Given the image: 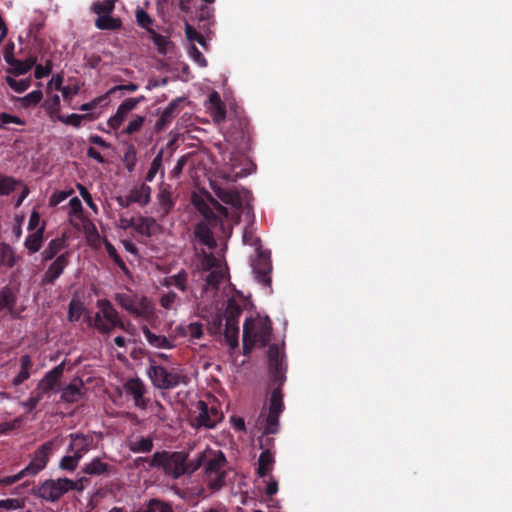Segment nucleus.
I'll use <instances>...</instances> for the list:
<instances>
[{
	"label": "nucleus",
	"instance_id": "bf43d9fd",
	"mask_svg": "<svg viewBox=\"0 0 512 512\" xmlns=\"http://www.w3.org/2000/svg\"><path fill=\"white\" fill-rule=\"evenodd\" d=\"M72 194H73L72 189L54 192L49 198V205L52 207H55L58 204H60L61 202L65 201Z\"/></svg>",
	"mask_w": 512,
	"mask_h": 512
},
{
	"label": "nucleus",
	"instance_id": "20e7f679",
	"mask_svg": "<svg viewBox=\"0 0 512 512\" xmlns=\"http://www.w3.org/2000/svg\"><path fill=\"white\" fill-rule=\"evenodd\" d=\"M268 359L270 372L274 375L275 381H277L279 385L271 393L269 412L281 414L283 411V396L280 386L285 381V372L287 368L285 357L279 347L271 345L268 349Z\"/></svg>",
	"mask_w": 512,
	"mask_h": 512
},
{
	"label": "nucleus",
	"instance_id": "412c9836",
	"mask_svg": "<svg viewBox=\"0 0 512 512\" xmlns=\"http://www.w3.org/2000/svg\"><path fill=\"white\" fill-rule=\"evenodd\" d=\"M207 110L212 116L214 122L220 124L226 119V112L223 107V102L218 92L210 93L208 101L205 104Z\"/></svg>",
	"mask_w": 512,
	"mask_h": 512
},
{
	"label": "nucleus",
	"instance_id": "0eeeda50",
	"mask_svg": "<svg viewBox=\"0 0 512 512\" xmlns=\"http://www.w3.org/2000/svg\"><path fill=\"white\" fill-rule=\"evenodd\" d=\"M114 299L121 308L137 318L147 319L154 312V305L149 298L128 289L115 293Z\"/></svg>",
	"mask_w": 512,
	"mask_h": 512
},
{
	"label": "nucleus",
	"instance_id": "7ed1b4c3",
	"mask_svg": "<svg viewBox=\"0 0 512 512\" xmlns=\"http://www.w3.org/2000/svg\"><path fill=\"white\" fill-rule=\"evenodd\" d=\"M271 322L267 316L255 314L243 324V350L249 353L256 344L265 346L270 340Z\"/></svg>",
	"mask_w": 512,
	"mask_h": 512
},
{
	"label": "nucleus",
	"instance_id": "39448f33",
	"mask_svg": "<svg viewBox=\"0 0 512 512\" xmlns=\"http://www.w3.org/2000/svg\"><path fill=\"white\" fill-rule=\"evenodd\" d=\"M150 466L162 469L167 476L173 479L193 473V470H190V459L188 460V455L184 452H155Z\"/></svg>",
	"mask_w": 512,
	"mask_h": 512
},
{
	"label": "nucleus",
	"instance_id": "37998d69",
	"mask_svg": "<svg viewBox=\"0 0 512 512\" xmlns=\"http://www.w3.org/2000/svg\"><path fill=\"white\" fill-rule=\"evenodd\" d=\"M10 124L23 126L26 124V121L16 115L6 112L0 113V128L8 129Z\"/></svg>",
	"mask_w": 512,
	"mask_h": 512
},
{
	"label": "nucleus",
	"instance_id": "ddd939ff",
	"mask_svg": "<svg viewBox=\"0 0 512 512\" xmlns=\"http://www.w3.org/2000/svg\"><path fill=\"white\" fill-rule=\"evenodd\" d=\"M256 253L257 257L252 263L254 278L258 283H261L263 286L270 287V273L272 271L270 253L264 252L259 248L257 249Z\"/></svg>",
	"mask_w": 512,
	"mask_h": 512
},
{
	"label": "nucleus",
	"instance_id": "864d4df0",
	"mask_svg": "<svg viewBox=\"0 0 512 512\" xmlns=\"http://www.w3.org/2000/svg\"><path fill=\"white\" fill-rule=\"evenodd\" d=\"M185 333L193 339H200L203 335L202 323L199 321L191 322L187 325Z\"/></svg>",
	"mask_w": 512,
	"mask_h": 512
},
{
	"label": "nucleus",
	"instance_id": "a211bd4d",
	"mask_svg": "<svg viewBox=\"0 0 512 512\" xmlns=\"http://www.w3.org/2000/svg\"><path fill=\"white\" fill-rule=\"evenodd\" d=\"M174 206L170 187L162 184L156 196V213L160 218H165Z\"/></svg>",
	"mask_w": 512,
	"mask_h": 512
},
{
	"label": "nucleus",
	"instance_id": "680f3d73",
	"mask_svg": "<svg viewBox=\"0 0 512 512\" xmlns=\"http://www.w3.org/2000/svg\"><path fill=\"white\" fill-rule=\"evenodd\" d=\"M63 88V77L60 74L53 75L47 83L46 94L51 93L53 89L56 91H61Z\"/></svg>",
	"mask_w": 512,
	"mask_h": 512
},
{
	"label": "nucleus",
	"instance_id": "9d476101",
	"mask_svg": "<svg viewBox=\"0 0 512 512\" xmlns=\"http://www.w3.org/2000/svg\"><path fill=\"white\" fill-rule=\"evenodd\" d=\"M147 375L152 384L159 389H173L185 383V377L176 370H167L161 365H150Z\"/></svg>",
	"mask_w": 512,
	"mask_h": 512
},
{
	"label": "nucleus",
	"instance_id": "2f4dec72",
	"mask_svg": "<svg viewBox=\"0 0 512 512\" xmlns=\"http://www.w3.org/2000/svg\"><path fill=\"white\" fill-rule=\"evenodd\" d=\"M67 242L64 237L52 239L42 252V259L48 261L53 259L59 252L66 248Z\"/></svg>",
	"mask_w": 512,
	"mask_h": 512
},
{
	"label": "nucleus",
	"instance_id": "de8ad7c7",
	"mask_svg": "<svg viewBox=\"0 0 512 512\" xmlns=\"http://www.w3.org/2000/svg\"><path fill=\"white\" fill-rule=\"evenodd\" d=\"M115 8V0H104L102 2L94 3L92 6L93 11L98 15L111 14Z\"/></svg>",
	"mask_w": 512,
	"mask_h": 512
},
{
	"label": "nucleus",
	"instance_id": "b1692460",
	"mask_svg": "<svg viewBox=\"0 0 512 512\" xmlns=\"http://www.w3.org/2000/svg\"><path fill=\"white\" fill-rule=\"evenodd\" d=\"M44 229L45 223H42L39 228L27 235L24 245L30 254H34L40 250L43 242Z\"/></svg>",
	"mask_w": 512,
	"mask_h": 512
},
{
	"label": "nucleus",
	"instance_id": "c9c22d12",
	"mask_svg": "<svg viewBox=\"0 0 512 512\" xmlns=\"http://www.w3.org/2000/svg\"><path fill=\"white\" fill-rule=\"evenodd\" d=\"M41 86H42V84L38 83L37 84L38 89L31 91L30 93L26 94L23 97L17 98V101L20 103L22 108L26 109V108H30V107H35L41 102V100L43 98V93L40 90Z\"/></svg>",
	"mask_w": 512,
	"mask_h": 512
},
{
	"label": "nucleus",
	"instance_id": "4c0bfd02",
	"mask_svg": "<svg viewBox=\"0 0 512 512\" xmlns=\"http://www.w3.org/2000/svg\"><path fill=\"white\" fill-rule=\"evenodd\" d=\"M95 26L101 30H116L121 27V21L110 14H105L96 18Z\"/></svg>",
	"mask_w": 512,
	"mask_h": 512
},
{
	"label": "nucleus",
	"instance_id": "ea45409f",
	"mask_svg": "<svg viewBox=\"0 0 512 512\" xmlns=\"http://www.w3.org/2000/svg\"><path fill=\"white\" fill-rule=\"evenodd\" d=\"M5 81L8 84V86L16 93L25 92L30 88L32 84V80L30 77L17 80L12 76H6Z\"/></svg>",
	"mask_w": 512,
	"mask_h": 512
},
{
	"label": "nucleus",
	"instance_id": "f3484780",
	"mask_svg": "<svg viewBox=\"0 0 512 512\" xmlns=\"http://www.w3.org/2000/svg\"><path fill=\"white\" fill-rule=\"evenodd\" d=\"M69 253L60 254L48 267L43 275L44 284H54L68 265Z\"/></svg>",
	"mask_w": 512,
	"mask_h": 512
},
{
	"label": "nucleus",
	"instance_id": "393cba45",
	"mask_svg": "<svg viewBox=\"0 0 512 512\" xmlns=\"http://www.w3.org/2000/svg\"><path fill=\"white\" fill-rule=\"evenodd\" d=\"M36 62L37 58L35 56H29L25 60H18L15 58V60H13L9 65L7 72L14 76L24 75L35 66Z\"/></svg>",
	"mask_w": 512,
	"mask_h": 512
},
{
	"label": "nucleus",
	"instance_id": "f257e3e1",
	"mask_svg": "<svg viewBox=\"0 0 512 512\" xmlns=\"http://www.w3.org/2000/svg\"><path fill=\"white\" fill-rule=\"evenodd\" d=\"M204 270H211L206 278L199 306L206 311L208 329L212 334L222 331L225 320L224 338L231 350L239 344V316L242 313L239 295L230 296L232 289L226 284V268L221 260L204 253L201 260Z\"/></svg>",
	"mask_w": 512,
	"mask_h": 512
},
{
	"label": "nucleus",
	"instance_id": "2eb2a0df",
	"mask_svg": "<svg viewBox=\"0 0 512 512\" xmlns=\"http://www.w3.org/2000/svg\"><path fill=\"white\" fill-rule=\"evenodd\" d=\"M70 444L68 453H72L80 460L94 447V438L91 435L80 433L70 434Z\"/></svg>",
	"mask_w": 512,
	"mask_h": 512
},
{
	"label": "nucleus",
	"instance_id": "1a4fd4ad",
	"mask_svg": "<svg viewBox=\"0 0 512 512\" xmlns=\"http://www.w3.org/2000/svg\"><path fill=\"white\" fill-rule=\"evenodd\" d=\"M246 162L247 166L251 164L242 156L233 153L223 154V164L217 168V175L225 181L236 182L239 178H243L251 174L252 169L241 166Z\"/></svg>",
	"mask_w": 512,
	"mask_h": 512
},
{
	"label": "nucleus",
	"instance_id": "3c124183",
	"mask_svg": "<svg viewBox=\"0 0 512 512\" xmlns=\"http://www.w3.org/2000/svg\"><path fill=\"white\" fill-rule=\"evenodd\" d=\"M153 42L157 46L158 51L162 54H166L172 49V43L166 36L154 34Z\"/></svg>",
	"mask_w": 512,
	"mask_h": 512
},
{
	"label": "nucleus",
	"instance_id": "a18cd8bd",
	"mask_svg": "<svg viewBox=\"0 0 512 512\" xmlns=\"http://www.w3.org/2000/svg\"><path fill=\"white\" fill-rule=\"evenodd\" d=\"M0 262L7 267H13L16 264V257L13 250L4 245L0 248Z\"/></svg>",
	"mask_w": 512,
	"mask_h": 512
},
{
	"label": "nucleus",
	"instance_id": "72a5a7b5",
	"mask_svg": "<svg viewBox=\"0 0 512 512\" xmlns=\"http://www.w3.org/2000/svg\"><path fill=\"white\" fill-rule=\"evenodd\" d=\"M109 465L103 462L100 458H93L89 463L83 467V472L87 475L100 476L109 471Z\"/></svg>",
	"mask_w": 512,
	"mask_h": 512
},
{
	"label": "nucleus",
	"instance_id": "603ef678",
	"mask_svg": "<svg viewBox=\"0 0 512 512\" xmlns=\"http://www.w3.org/2000/svg\"><path fill=\"white\" fill-rule=\"evenodd\" d=\"M188 55L199 67L204 68L207 66L206 58L195 45L188 49Z\"/></svg>",
	"mask_w": 512,
	"mask_h": 512
},
{
	"label": "nucleus",
	"instance_id": "aec40b11",
	"mask_svg": "<svg viewBox=\"0 0 512 512\" xmlns=\"http://www.w3.org/2000/svg\"><path fill=\"white\" fill-rule=\"evenodd\" d=\"M84 395V383L80 378H74L61 390V399L66 403L78 402Z\"/></svg>",
	"mask_w": 512,
	"mask_h": 512
},
{
	"label": "nucleus",
	"instance_id": "423d86ee",
	"mask_svg": "<svg viewBox=\"0 0 512 512\" xmlns=\"http://www.w3.org/2000/svg\"><path fill=\"white\" fill-rule=\"evenodd\" d=\"M96 307L98 308V311L91 319L90 325L100 333L109 334L116 328L126 330L125 323L120 319L119 313L112 306L109 300H97Z\"/></svg>",
	"mask_w": 512,
	"mask_h": 512
},
{
	"label": "nucleus",
	"instance_id": "4be33fe9",
	"mask_svg": "<svg viewBox=\"0 0 512 512\" xmlns=\"http://www.w3.org/2000/svg\"><path fill=\"white\" fill-rule=\"evenodd\" d=\"M151 188L145 183H142L138 186H134L127 193L129 200L132 203L139 204L141 206H146L151 199Z\"/></svg>",
	"mask_w": 512,
	"mask_h": 512
},
{
	"label": "nucleus",
	"instance_id": "6e6552de",
	"mask_svg": "<svg viewBox=\"0 0 512 512\" xmlns=\"http://www.w3.org/2000/svg\"><path fill=\"white\" fill-rule=\"evenodd\" d=\"M53 444L51 442H46L42 444L34 453L33 457L30 460V463L20 470L17 474L12 476H7L5 482L7 484H13L25 477H33L37 473H39L42 469L45 468L48 457L52 451Z\"/></svg>",
	"mask_w": 512,
	"mask_h": 512
},
{
	"label": "nucleus",
	"instance_id": "c85d7f7f",
	"mask_svg": "<svg viewBox=\"0 0 512 512\" xmlns=\"http://www.w3.org/2000/svg\"><path fill=\"white\" fill-rule=\"evenodd\" d=\"M279 415L280 413H274V412H269L268 415L265 417V426L263 428V436H261L259 438V444H260V448H264L265 445H264V440H265V435H268V434H275L278 432L279 430ZM267 441H269L268 438H266Z\"/></svg>",
	"mask_w": 512,
	"mask_h": 512
},
{
	"label": "nucleus",
	"instance_id": "9b49d317",
	"mask_svg": "<svg viewBox=\"0 0 512 512\" xmlns=\"http://www.w3.org/2000/svg\"><path fill=\"white\" fill-rule=\"evenodd\" d=\"M194 417L192 419V426L200 429L214 428L223 419V414L218 408L213 405H208L204 401H198L195 405Z\"/></svg>",
	"mask_w": 512,
	"mask_h": 512
},
{
	"label": "nucleus",
	"instance_id": "09e8293b",
	"mask_svg": "<svg viewBox=\"0 0 512 512\" xmlns=\"http://www.w3.org/2000/svg\"><path fill=\"white\" fill-rule=\"evenodd\" d=\"M162 168V152H159L157 156L152 160L149 170L146 174V181L151 182L156 177L157 173Z\"/></svg>",
	"mask_w": 512,
	"mask_h": 512
},
{
	"label": "nucleus",
	"instance_id": "0e129e2a",
	"mask_svg": "<svg viewBox=\"0 0 512 512\" xmlns=\"http://www.w3.org/2000/svg\"><path fill=\"white\" fill-rule=\"evenodd\" d=\"M24 506V502L20 499L9 498L0 500V508L5 510H17Z\"/></svg>",
	"mask_w": 512,
	"mask_h": 512
},
{
	"label": "nucleus",
	"instance_id": "8fccbe9b",
	"mask_svg": "<svg viewBox=\"0 0 512 512\" xmlns=\"http://www.w3.org/2000/svg\"><path fill=\"white\" fill-rule=\"evenodd\" d=\"M18 181L12 177L0 176V195H9L16 189Z\"/></svg>",
	"mask_w": 512,
	"mask_h": 512
},
{
	"label": "nucleus",
	"instance_id": "4d7b16f0",
	"mask_svg": "<svg viewBox=\"0 0 512 512\" xmlns=\"http://www.w3.org/2000/svg\"><path fill=\"white\" fill-rule=\"evenodd\" d=\"M193 203L195 205V207L197 208V210L205 217V218H210L213 216V211L211 209V207L209 206L208 203H206L204 201V199L202 198H199V197H194L193 198Z\"/></svg>",
	"mask_w": 512,
	"mask_h": 512
},
{
	"label": "nucleus",
	"instance_id": "f704fd0d",
	"mask_svg": "<svg viewBox=\"0 0 512 512\" xmlns=\"http://www.w3.org/2000/svg\"><path fill=\"white\" fill-rule=\"evenodd\" d=\"M132 227L139 233L149 236L156 227V220L151 217L132 218Z\"/></svg>",
	"mask_w": 512,
	"mask_h": 512
},
{
	"label": "nucleus",
	"instance_id": "6e6d98bb",
	"mask_svg": "<svg viewBox=\"0 0 512 512\" xmlns=\"http://www.w3.org/2000/svg\"><path fill=\"white\" fill-rule=\"evenodd\" d=\"M83 118H84V115H79V114H75V113L67 115V116H62L60 114L56 118V121H59L65 125H72L74 127H79Z\"/></svg>",
	"mask_w": 512,
	"mask_h": 512
},
{
	"label": "nucleus",
	"instance_id": "58836bf2",
	"mask_svg": "<svg viewBox=\"0 0 512 512\" xmlns=\"http://www.w3.org/2000/svg\"><path fill=\"white\" fill-rule=\"evenodd\" d=\"M159 303L166 311H173L176 313L177 308L180 305V298L175 292L168 291L160 297Z\"/></svg>",
	"mask_w": 512,
	"mask_h": 512
},
{
	"label": "nucleus",
	"instance_id": "e2e57ef3",
	"mask_svg": "<svg viewBox=\"0 0 512 512\" xmlns=\"http://www.w3.org/2000/svg\"><path fill=\"white\" fill-rule=\"evenodd\" d=\"M105 248H106L108 255L116 262V264L123 271H127L126 265H125L124 261L118 255L116 248L110 242H105Z\"/></svg>",
	"mask_w": 512,
	"mask_h": 512
},
{
	"label": "nucleus",
	"instance_id": "c03bdc74",
	"mask_svg": "<svg viewBox=\"0 0 512 512\" xmlns=\"http://www.w3.org/2000/svg\"><path fill=\"white\" fill-rule=\"evenodd\" d=\"M15 299L12 291L8 287H4L0 290V311L5 308L11 310L14 306Z\"/></svg>",
	"mask_w": 512,
	"mask_h": 512
},
{
	"label": "nucleus",
	"instance_id": "5fc2aeb1",
	"mask_svg": "<svg viewBox=\"0 0 512 512\" xmlns=\"http://www.w3.org/2000/svg\"><path fill=\"white\" fill-rule=\"evenodd\" d=\"M80 459L72 453L64 456L60 461V467L64 470L74 471L78 466Z\"/></svg>",
	"mask_w": 512,
	"mask_h": 512
},
{
	"label": "nucleus",
	"instance_id": "e433bc0d",
	"mask_svg": "<svg viewBox=\"0 0 512 512\" xmlns=\"http://www.w3.org/2000/svg\"><path fill=\"white\" fill-rule=\"evenodd\" d=\"M180 102V99L172 100L162 111L159 119L156 122V128L161 130L163 129L168 123L171 122V119L173 117V114L178 107Z\"/></svg>",
	"mask_w": 512,
	"mask_h": 512
},
{
	"label": "nucleus",
	"instance_id": "052dcab7",
	"mask_svg": "<svg viewBox=\"0 0 512 512\" xmlns=\"http://www.w3.org/2000/svg\"><path fill=\"white\" fill-rule=\"evenodd\" d=\"M185 33L189 40L197 41L201 46L207 49V40L205 39V37L199 34L189 24H186Z\"/></svg>",
	"mask_w": 512,
	"mask_h": 512
},
{
	"label": "nucleus",
	"instance_id": "c756f323",
	"mask_svg": "<svg viewBox=\"0 0 512 512\" xmlns=\"http://www.w3.org/2000/svg\"><path fill=\"white\" fill-rule=\"evenodd\" d=\"M143 335L146 341L155 348L169 349L173 347L172 341L164 335H157L150 331L149 328H142Z\"/></svg>",
	"mask_w": 512,
	"mask_h": 512
},
{
	"label": "nucleus",
	"instance_id": "bb28decb",
	"mask_svg": "<svg viewBox=\"0 0 512 512\" xmlns=\"http://www.w3.org/2000/svg\"><path fill=\"white\" fill-rule=\"evenodd\" d=\"M132 110L131 106L126 101H123L118 106L115 114L108 119L107 125L113 130L119 129Z\"/></svg>",
	"mask_w": 512,
	"mask_h": 512
},
{
	"label": "nucleus",
	"instance_id": "f03ea898",
	"mask_svg": "<svg viewBox=\"0 0 512 512\" xmlns=\"http://www.w3.org/2000/svg\"><path fill=\"white\" fill-rule=\"evenodd\" d=\"M226 458L219 450L206 447L190 459V470L193 473L200 467H204V476L207 485L214 490H219L225 483Z\"/></svg>",
	"mask_w": 512,
	"mask_h": 512
},
{
	"label": "nucleus",
	"instance_id": "473e14b6",
	"mask_svg": "<svg viewBox=\"0 0 512 512\" xmlns=\"http://www.w3.org/2000/svg\"><path fill=\"white\" fill-rule=\"evenodd\" d=\"M32 367V360L29 355H23L20 358V371L19 373L13 378V385L19 386L24 381H26L30 377V370Z\"/></svg>",
	"mask_w": 512,
	"mask_h": 512
},
{
	"label": "nucleus",
	"instance_id": "774afa93",
	"mask_svg": "<svg viewBox=\"0 0 512 512\" xmlns=\"http://www.w3.org/2000/svg\"><path fill=\"white\" fill-rule=\"evenodd\" d=\"M152 507L154 512H173L171 505L157 499H152Z\"/></svg>",
	"mask_w": 512,
	"mask_h": 512
},
{
	"label": "nucleus",
	"instance_id": "13d9d810",
	"mask_svg": "<svg viewBox=\"0 0 512 512\" xmlns=\"http://www.w3.org/2000/svg\"><path fill=\"white\" fill-rule=\"evenodd\" d=\"M80 92V86L77 83H74L72 85L64 86V88L61 90L62 96L64 101H66L68 104L71 103L74 96H76Z\"/></svg>",
	"mask_w": 512,
	"mask_h": 512
},
{
	"label": "nucleus",
	"instance_id": "338daca9",
	"mask_svg": "<svg viewBox=\"0 0 512 512\" xmlns=\"http://www.w3.org/2000/svg\"><path fill=\"white\" fill-rule=\"evenodd\" d=\"M136 17L138 24L145 29H148L152 24L151 17L142 9L137 11Z\"/></svg>",
	"mask_w": 512,
	"mask_h": 512
},
{
	"label": "nucleus",
	"instance_id": "69168bd1",
	"mask_svg": "<svg viewBox=\"0 0 512 512\" xmlns=\"http://www.w3.org/2000/svg\"><path fill=\"white\" fill-rule=\"evenodd\" d=\"M81 197L83 198V200L85 201V203L91 208L93 209L94 211L97 210V207L95 205V203L93 202V199H92V196L91 194L89 193V191L86 189V187H84L82 184H77L76 185Z\"/></svg>",
	"mask_w": 512,
	"mask_h": 512
},
{
	"label": "nucleus",
	"instance_id": "6ab92c4d",
	"mask_svg": "<svg viewBox=\"0 0 512 512\" xmlns=\"http://www.w3.org/2000/svg\"><path fill=\"white\" fill-rule=\"evenodd\" d=\"M64 366L65 363L61 362L59 365L47 372L38 383L40 390L45 391L49 395L52 392H55L59 383V379L64 371Z\"/></svg>",
	"mask_w": 512,
	"mask_h": 512
},
{
	"label": "nucleus",
	"instance_id": "a19ab883",
	"mask_svg": "<svg viewBox=\"0 0 512 512\" xmlns=\"http://www.w3.org/2000/svg\"><path fill=\"white\" fill-rule=\"evenodd\" d=\"M153 448V441L150 437H139L130 443V449L133 452L147 453Z\"/></svg>",
	"mask_w": 512,
	"mask_h": 512
},
{
	"label": "nucleus",
	"instance_id": "79ce46f5",
	"mask_svg": "<svg viewBox=\"0 0 512 512\" xmlns=\"http://www.w3.org/2000/svg\"><path fill=\"white\" fill-rule=\"evenodd\" d=\"M145 120L146 117L143 115H134L128 122L123 132L129 135L138 133L142 129Z\"/></svg>",
	"mask_w": 512,
	"mask_h": 512
},
{
	"label": "nucleus",
	"instance_id": "a878e982",
	"mask_svg": "<svg viewBox=\"0 0 512 512\" xmlns=\"http://www.w3.org/2000/svg\"><path fill=\"white\" fill-rule=\"evenodd\" d=\"M194 234L196 239L209 249L216 247V240L207 223H198L195 227Z\"/></svg>",
	"mask_w": 512,
	"mask_h": 512
},
{
	"label": "nucleus",
	"instance_id": "f8f14e48",
	"mask_svg": "<svg viewBox=\"0 0 512 512\" xmlns=\"http://www.w3.org/2000/svg\"><path fill=\"white\" fill-rule=\"evenodd\" d=\"M78 489L77 483L68 478L44 481L38 488V496L46 501L55 502L70 490Z\"/></svg>",
	"mask_w": 512,
	"mask_h": 512
},
{
	"label": "nucleus",
	"instance_id": "5701e85b",
	"mask_svg": "<svg viewBox=\"0 0 512 512\" xmlns=\"http://www.w3.org/2000/svg\"><path fill=\"white\" fill-rule=\"evenodd\" d=\"M42 108L53 122L61 114V101L58 94H47V98L42 102Z\"/></svg>",
	"mask_w": 512,
	"mask_h": 512
},
{
	"label": "nucleus",
	"instance_id": "dca6fc26",
	"mask_svg": "<svg viewBox=\"0 0 512 512\" xmlns=\"http://www.w3.org/2000/svg\"><path fill=\"white\" fill-rule=\"evenodd\" d=\"M215 195L225 204L230 205L236 210L242 208L244 198L248 196V192L243 190L242 192L237 190H226L220 187H213Z\"/></svg>",
	"mask_w": 512,
	"mask_h": 512
},
{
	"label": "nucleus",
	"instance_id": "7c9ffc66",
	"mask_svg": "<svg viewBox=\"0 0 512 512\" xmlns=\"http://www.w3.org/2000/svg\"><path fill=\"white\" fill-rule=\"evenodd\" d=\"M274 465V455L267 448L259 456L257 473L260 477L268 476Z\"/></svg>",
	"mask_w": 512,
	"mask_h": 512
},
{
	"label": "nucleus",
	"instance_id": "cd10ccee",
	"mask_svg": "<svg viewBox=\"0 0 512 512\" xmlns=\"http://www.w3.org/2000/svg\"><path fill=\"white\" fill-rule=\"evenodd\" d=\"M161 284L165 287H175L176 289L185 292L188 287V274L185 270H180L174 275L165 277Z\"/></svg>",
	"mask_w": 512,
	"mask_h": 512
},
{
	"label": "nucleus",
	"instance_id": "4468645a",
	"mask_svg": "<svg viewBox=\"0 0 512 512\" xmlns=\"http://www.w3.org/2000/svg\"><path fill=\"white\" fill-rule=\"evenodd\" d=\"M123 392L132 397L134 405L140 409L147 407V401L144 398L146 392L143 381L139 378H130L123 384Z\"/></svg>",
	"mask_w": 512,
	"mask_h": 512
},
{
	"label": "nucleus",
	"instance_id": "49530a36",
	"mask_svg": "<svg viewBox=\"0 0 512 512\" xmlns=\"http://www.w3.org/2000/svg\"><path fill=\"white\" fill-rule=\"evenodd\" d=\"M84 311V306L79 300H71L68 310V318L70 321H78Z\"/></svg>",
	"mask_w": 512,
	"mask_h": 512
}]
</instances>
